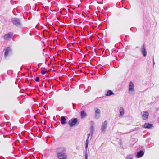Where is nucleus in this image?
I'll list each match as a JSON object with an SVG mask.
<instances>
[{"mask_svg": "<svg viewBox=\"0 0 159 159\" xmlns=\"http://www.w3.org/2000/svg\"><path fill=\"white\" fill-rule=\"evenodd\" d=\"M57 154V157L59 159H66L67 158V155L64 152L59 153Z\"/></svg>", "mask_w": 159, "mask_h": 159, "instance_id": "obj_4", "label": "nucleus"}, {"mask_svg": "<svg viewBox=\"0 0 159 159\" xmlns=\"http://www.w3.org/2000/svg\"><path fill=\"white\" fill-rule=\"evenodd\" d=\"M142 118L144 120H146L149 116V113L147 111H143L141 112Z\"/></svg>", "mask_w": 159, "mask_h": 159, "instance_id": "obj_7", "label": "nucleus"}, {"mask_svg": "<svg viewBox=\"0 0 159 159\" xmlns=\"http://www.w3.org/2000/svg\"><path fill=\"white\" fill-rule=\"evenodd\" d=\"M39 77H36L35 79V81L37 82H39Z\"/></svg>", "mask_w": 159, "mask_h": 159, "instance_id": "obj_23", "label": "nucleus"}, {"mask_svg": "<svg viewBox=\"0 0 159 159\" xmlns=\"http://www.w3.org/2000/svg\"><path fill=\"white\" fill-rule=\"evenodd\" d=\"M120 114L119 115V117H120L121 116H122L124 114V111L123 107H120Z\"/></svg>", "mask_w": 159, "mask_h": 159, "instance_id": "obj_18", "label": "nucleus"}, {"mask_svg": "<svg viewBox=\"0 0 159 159\" xmlns=\"http://www.w3.org/2000/svg\"><path fill=\"white\" fill-rule=\"evenodd\" d=\"M85 29H86V28H84H84H83V30H85Z\"/></svg>", "mask_w": 159, "mask_h": 159, "instance_id": "obj_27", "label": "nucleus"}, {"mask_svg": "<svg viewBox=\"0 0 159 159\" xmlns=\"http://www.w3.org/2000/svg\"><path fill=\"white\" fill-rule=\"evenodd\" d=\"M114 93L113 91L111 90H108L107 91V93L106 94V96H110L111 95H114Z\"/></svg>", "mask_w": 159, "mask_h": 159, "instance_id": "obj_16", "label": "nucleus"}, {"mask_svg": "<svg viewBox=\"0 0 159 159\" xmlns=\"http://www.w3.org/2000/svg\"><path fill=\"white\" fill-rule=\"evenodd\" d=\"M80 74L82 73V71H81V70H80Z\"/></svg>", "mask_w": 159, "mask_h": 159, "instance_id": "obj_26", "label": "nucleus"}, {"mask_svg": "<svg viewBox=\"0 0 159 159\" xmlns=\"http://www.w3.org/2000/svg\"><path fill=\"white\" fill-rule=\"evenodd\" d=\"M66 148L64 147H60L58 148L57 150V154L62 153L63 152L66 151Z\"/></svg>", "mask_w": 159, "mask_h": 159, "instance_id": "obj_12", "label": "nucleus"}, {"mask_svg": "<svg viewBox=\"0 0 159 159\" xmlns=\"http://www.w3.org/2000/svg\"><path fill=\"white\" fill-rule=\"evenodd\" d=\"M82 16H83V14L82 13Z\"/></svg>", "mask_w": 159, "mask_h": 159, "instance_id": "obj_28", "label": "nucleus"}, {"mask_svg": "<svg viewBox=\"0 0 159 159\" xmlns=\"http://www.w3.org/2000/svg\"><path fill=\"white\" fill-rule=\"evenodd\" d=\"M12 71L11 70H9L7 71V73L9 75H10L12 74Z\"/></svg>", "mask_w": 159, "mask_h": 159, "instance_id": "obj_22", "label": "nucleus"}, {"mask_svg": "<svg viewBox=\"0 0 159 159\" xmlns=\"http://www.w3.org/2000/svg\"><path fill=\"white\" fill-rule=\"evenodd\" d=\"M81 85H82L81 84H80V86H81Z\"/></svg>", "mask_w": 159, "mask_h": 159, "instance_id": "obj_30", "label": "nucleus"}, {"mask_svg": "<svg viewBox=\"0 0 159 159\" xmlns=\"http://www.w3.org/2000/svg\"><path fill=\"white\" fill-rule=\"evenodd\" d=\"M107 120L105 121L102 123L101 129L102 133L105 132L107 128Z\"/></svg>", "mask_w": 159, "mask_h": 159, "instance_id": "obj_3", "label": "nucleus"}, {"mask_svg": "<svg viewBox=\"0 0 159 159\" xmlns=\"http://www.w3.org/2000/svg\"><path fill=\"white\" fill-rule=\"evenodd\" d=\"M78 121V120L77 118H73L69 120L68 124L70 127H72L76 125Z\"/></svg>", "mask_w": 159, "mask_h": 159, "instance_id": "obj_2", "label": "nucleus"}, {"mask_svg": "<svg viewBox=\"0 0 159 159\" xmlns=\"http://www.w3.org/2000/svg\"><path fill=\"white\" fill-rule=\"evenodd\" d=\"M144 152L143 150H140L137 153L136 157L137 158H140L144 155Z\"/></svg>", "mask_w": 159, "mask_h": 159, "instance_id": "obj_11", "label": "nucleus"}, {"mask_svg": "<svg viewBox=\"0 0 159 159\" xmlns=\"http://www.w3.org/2000/svg\"><path fill=\"white\" fill-rule=\"evenodd\" d=\"M129 91L132 92H133L134 91V84L133 83L132 81H130L129 83Z\"/></svg>", "mask_w": 159, "mask_h": 159, "instance_id": "obj_8", "label": "nucleus"}, {"mask_svg": "<svg viewBox=\"0 0 159 159\" xmlns=\"http://www.w3.org/2000/svg\"><path fill=\"white\" fill-rule=\"evenodd\" d=\"M66 120V119L65 118L64 116H62L61 119V123L62 124H65Z\"/></svg>", "mask_w": 159, "mask_h": 159, "instance_id": "obj_20", "label": "nucleus"}, {"mask_svg": "<svg viewBox=\"0 0 159 159\" xmlns=\"http://www.w3.org/2000/svg\"><path fill=\"white\" fill-rule=\"evenodd\" d=\"M46 72V71L44 70H43L42 68H41V73L43 74H45Z\"/></svg>", "mask_w": 159, "mask_h": 159, "instance_id": "obj_21", "label": "nucleus"}, {"mask_svg": "<svg viewBox=\"0 0 159 159\" xmlns=\"http://www.w3.org/2000/svg\"><path fill=\"white\" fill-rule=\"evenodd\" d=\"M90 135V133H88L87 135L88 139L86 140L85 146V149H86V151H87V148L88 147V143H89L88 139L89 138Z\"/></svg>", "mask_w": 159, "mask_h": 159, "instance_id": "obj_19", "label": "nucleus"}, {"mask_svg": "<svg viewBox=\"0 0 159 159\" xmlns=\"http://www.w3.org/2000/svg\"><path fill=\"white\" fill-rule=\"evenodd\" d=\"M80 115L81 116V118L82 119L84 118L87 116V114L84 110H82L81 111Z\"/></svg>", "mask_w": 159, "mask_h": 159, "instance_id": "obj_17", "label": "nucleus"}, {"mask_svg": "<svg viewBox=\"0 0 159 159\" xmlns=\"http://www.w3.org/2000/svg\"><path fill=\"white\" fill-rule=\"evenodd\" d=\"M91 123H92V125H91L90 127V130H91V138H92V136H93V132H94V126H93V125L94 124V122L93 121H91Z\"/></svg>", "mask_w": 159, "mask_h": 159, "instance_id": "obj_13", "label": "nucleus"}, {"mask_svg": "<svg viewBox=\"0 0 159 159\" xmlns=\"http://www.w3.org/2000/svg\"><path fill=\"white\" fill-rule=\"evenodd\" d=\"M142 49L141 50L143 56L145 57L146 56L147 54V51L144 45H143L142 46Z\"/></svg>", "mask_w": 159, "mask_h": 159, "instance_id": "obj_10", "label": "nucleus"}, {"mask_svg": "<svg viewBox=\"0 0 159 159\" xmlns=\"http://www.w3.org/2000/svg\"><path fill=\"white\" fill-rule=\"evenodd\" d=\"M130 30H132V28H131V29H130Z\"/></svg>", "mask_w": 159, "mask_h": 159, "instance_id": "obj_29", "label": "nucleus"}, {"mask_svg": "<svg viewBox=\"0 0 159 159\" xmlns=\"http://www.w3.org/2000/svg\"><path fill=\"white\" fill-rule=\"evenodd\" d=\"M11 51V48L9 47L7 48L5 50V57H7L10 52Z\"/></svg>", "mask_w": 159, "mask_h": 159, "instance_id": "obj_14", "label": "nucleus"}, {"mask_svg": "<svg viewBox=\"0 0 159 159\" xmlns=\"http://www.w3.org/2000/svg\"><path fill=\"white\" fill-rule=\"evenodd\" d=\"M86 38L84 37L81 39L80 37V46L85 44L86 43L85 42Z\"/></svg>", "mask_w": 159, "mask_h": 159, "instance_id": "obj_15", "label": "nucleus"}, {"mask_svg": "<svg viewBox=\"0 0 159 159\" xmlns=\"http://www.w3.org/2000/svg\"><path fill=\"white\" fill-rule=\"evenodd\" d=\"M153 126V124L149 123H145L142 125V127L146 129H151Z\"/></svg>", "mask_w": 159, "mask_h": 159, "instance_id": "obj_6", "label": "nucleus"}, {"mask_svg": "<svg viewBox=\"0 0 159 159\" xmlns=\"http://www.w3.org/2000/svg\"><path fill=\"white\" fill-rule=\"evenodd\" d=\"M88 156L87 153L85 155V159H88Z\"/></svg>", "mask_w": 159, "mask_h": 159, "instance_id": "obj_25", "label": "nucleus"}, {"mask_svg": "<svg viewBox=\"0 0 159 159\" xmlns=\"http://www.w3.org/2000/svg\"><path fill=\"white\" fill-rule=\"evenodd\" d=\"M82 35V37H86V35H83V34L82 33V32H81V31H80V35Z\"/></svg>", "mask_w": 159, "mask_h": 159, "instance_id": "obj_24", "label": "nucleus"}, {"mask_svg": "<svg viewBox=\"0 0 159 159\" xmlns=\"http://www.w3.org/2000/svg\"><path fill=\"white\" fill-rule=\"evenodd\" d=\"M13 35V33H9L4 35V39L7 40H9L12 38Z\"/></svg>", "mask_w": 159, "mask_h": 159, "instance_id": "obj_5", "label": "nucleus"}, {"mask_svg": "<svg viewBox=\"0 0 159 159\" xmlns=\"http://www.w3.org/2000/svg\"><path fill=\"white\" fill-rule=\"evenodd\" d=\"M11 21L13 24L17 26L20 27L21 26V23L20 19L16 18H12L11 19Z\"/></svg>", "mask_w": 159, "mask_h": 159, "instance_id": "obj_1", "label": "nucleus"}, {"mask_svg": "<svg viewBox=\"0 0 159 159\" xmlns=\"http://www.w3.org/2000/svg\"><path fill=\"white\" fill-rule=\"evenodd\" d=\"M101 113L100 110L99 109H97L95 111V116L96 119H98L100 116V114Z\"/></svg>", "mask_w": 159, "mask_h": 159, "instance_id": "obj_9", "label": "nucleus"}]
</instances>
